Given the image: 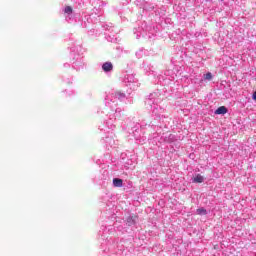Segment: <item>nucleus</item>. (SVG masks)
I'll list each match as a JSON object with an SVG mask.
<instances>
[{"label":"nucleus","mask_w":256,"mask_h":256,"mask_svg":"<svg viewBox=\"0 0 256 256\" xmlns=\"http://www.w3.org/2000/svg\"><path fill=\"white\" fill-rule=\"evenodd\" d=\"M227 113V107L225 106H220L216 111L215 115H225Z\"/></svg>","instance_id":"2"},{"label":"nucleus","mask_w":256,"mask_h":256,"mask_svg":"<svg viewBox=\"0 0 256 256\" xmlns=\"http://www.w3.org/2000/svg\"><path fill=\"white\" fill-rule=\"evenodd\" d=\"M252 99H253L254 101H256V91L253 93Z\"/></svg>","instance_id":"8"},{"label":"nucleus","mask_w":256,"mask_h":256,"mask_svg":"<svg viewBox=\"0 0 256 256\" xmlns=\"http://www.w3.org/2000/svg\"><path fill=\"white\" fill-rule=\"evenodd\" d=\"M64 13H66L67 15H71V13H73V8L71 6H67L64 9Z\"/></svg>","instance_id":"6"},{"label":"nucleus","mask_w":256,"mask_h":256,"mask_svg":"<svg viewBox=\"0 0 256 256\" xmlns=\"http://www.w3.org/2000/svg\"><path fill=\"white\" fill-rule=\"evenodd\" d=\"M203 181H205V179L203 176H201V174H198L193 180L194 183H203Z\"/></svg>","instance_id":"4"},{"label":"nucleus","mask_w":256,"mask_h":256,"mask_svg":"<svg viewBox=\"0 0 256 256\" xmlns=\"http://www.w3.org/2000/svg\"><path fill=\"white\" fill-rule=\"evenodd\" d=\"M204 79H206L207 81H211L213 79V74H211V72H208L204 75Z\"/></svg>","instance_id":"7"},{"label":"nucleus","mask_w":256,"mask_h":256,"mask_svg":"<svg viewBox=\"0 0 256 256\" xmlns=\"http://www.w3.org/2000/svg\"><path fill=\"white\" fill-rule=\"evenodd\" d=\"M102 69L103 71H105L106 73L109 72V71H112L113 70V64L111 62H105L103 65H102Z\"/></svg>","instance_id":"1"},{"label":"nucleus","mask_w":256,"mask_h":256,"mask_svg":"<svg viewBox=\"0 0 256 256\" xmlns=\"http://www.w3.org/2000/svg\"><path fill=\"white\" fill-rule=\"evenodd\" d=\"M114 187H123V179L121 178H114L113 179Z\"/></svg>","instance_id":"3"},{"label":"nucleus","mask_w":256,"mask_h":256,"mask_svg":"<svg viewBox=\"0 0 256 256\" xmlns=\"http://www.w3.org/2000/svg\"><path fill=\"white\" fill-rule=\"evenodd\" d=\"M196 213L197 215H207V210L205 208H198Z\"/></svg>","instance_id":"5"}]
</instances>
